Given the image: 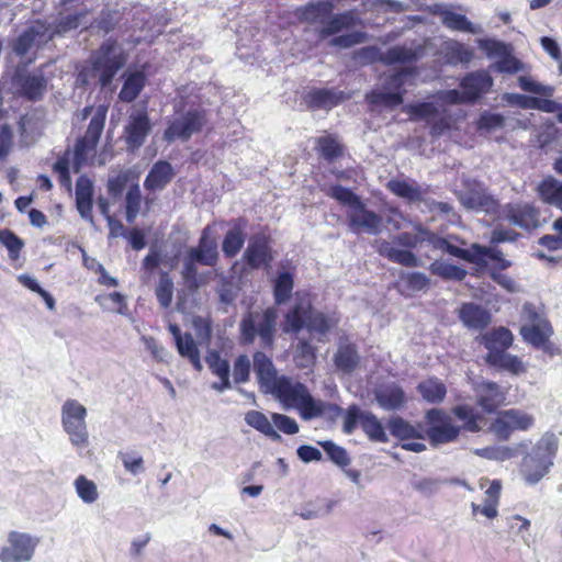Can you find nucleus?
Wrapping results in <instances>:
<instances>
[{
    "label": "nucleus",
    "mask_w": 562,
    "mask_h": 562,
    "mask_svg": "<svg viewBox=\"0 0 562 562\" xmlns=\"http://www.w3.org/2000/svg\"><path fill=\"white\" fill-rule=\"evenodd\" d=\"M359 362L357 350L351 345L340 346L335 355L336 367L344 372H351Z\"/></svg>",
    "instance_id": "obj_46"
},
{
    "label": "nucleus",
    "mask_w": 562,
    "mask_h": 562,
    "mask_svg": "<svg viewBox=\"0 0 562 562\" xmlns=\"http://www.w3.org/2000/svg\"><path fill=\"white\" fill-rule=\"evenodd\" d=\"M254 371L263 393H269L283 375H279L271 360L266 353L257 351L254 355Z\"/></svg>",
    "instance_id": "obj_20"
},
{
    "label": "nucleus",
    "mask_w": 562,
    "mask_h": 562,
    "mask_svg": "<svg viewBox=\"0 0 562 562\" xmlns=\"http://www.w3.org/2000/svg\"><path fill=\"white\" fill-rule=\"evenodd\" d=\"M339 323L335 313L325 314L312 308L308 297H297L295 305L285 315L283 330L297 333L306 328L310 334L317 336L319 341Z\"/></svg>",
    "instance_id": "obj_2"
},
{
    "label": "nucleus",
    "mask_w": 562,
    "mask_h": 562,
    "mask_svg": "<svg viewBox=\"0 0 562 562\" xmlns=\"http://www.w3.org/2000/svg\"><path fill=\"white\" fill-rule=\"evenodd\" d=\"M446 54L451 64H465L472 58V53L462 44L450 42L446 44Z\"/></svg>",
    "instance_id": "obj_63"
},
{
    "label": "nucleus",
    "mask_w": 562,
    "mask_h": 562,
    "mask_svg": "<svg viewBox=\"0 0 562 562\" xmlns=\"http://www.w3.org/2000/svg\"><path fill=\"white\" fill-rule=\"evenodd\" d=\"M413 233L404 232L396 235L393 241L381 240L376 245L378 252L392 262L408 268L419 267L420 259L409 249L417 248L427 244L432 249L440 250L451 256L452 240L454 236L448 238L440 237L420 223H413Z\"/></svg>",
    "instance_id": "obj_1"
},
{
    "label": "nucleus",
    "mask_w": 562,
    "mask_h": 562,
    "mask_svg": "<svg viewBox=\"0 0 562 562\" xmlns=\"http://www.w3.org/2000/svg\"><path fill=\"white\" fill-rule=\"evenodd\" d=\"M504 214L509 223L524 229L540 225V212L529 203L507 204Z\"/></svg>",
    "instance_id": "obj_19"
},
{
    "label": "nucleus",
    "mask_w": 562,
    "mask_h": 562,
    "mask_svg": "<svg viewBox=\"0 0 562 562\" xmlns=\"http://www.w3.org/2000/svg\"><path fill=\"white\" fill-rule=\"evenodd\" d=\"M91 63V77L95 78L101 87H106L125 65L126 55L115 41L109 40L92 55Z\"/></svg>",
    "instance_id": "obj_4"
},
{
    "label": "nucleus",
    "mask_w": 562,
    "mask_h": 562,
    "mask_svg": "<svg viewBox=\"0 0 562 562\" xmlns=\"http://www.w3.org/2000/svg\"><path fill=\"white\" fill-rule=\"evenodd\" d=\"M293 290V277L289 272H280L274 282V299L278 304L284 303Z\"/></svg>",
    "instance_id": "obj_55"
},
{
    "label": "nucleus",
    "mask_w": 562,
    "mask_h": 562,
    "mask_svg": "<svg viewBox=\"0 0 562 562\" xmlns=\"http://www.w3.org/2000/svg\"><path fill=\"white\" fill-rule=\"evenodd\" d=\"M389 190L397 196L404 198L411 202L419 201L420 190L406 181L391 180L387 183Z\"/></svg>",
    "instance_id": "obj_53"
},
{
    "label": "nucleus",
    "mask_w": 562,
    "mask_h": 562,
    "mask_svg": "<svg viewBox=\"0 0 562 562\" xmlns=\"http://www.w3.org/2000/svg\"><path fill=\"white\" fill-rule=\"evenodd\" d=\"M155 294L161 307L167 308L171 305L173 297V282L167 272L160 273Z\"/></svg>",
    "instance_id": "obj_51"
},
{
    "label": "nucleus",
    "mask_w": 562,
    "mask_h": 562,
    "mask_svg": "<svg viewBox=\"0 0 562 562\" xmlns=\"http://www.w3.org/2000/svg\"><path fill=\"white\" fill-rule=\"evenodd\" d=\"M551 334L552 328L544 321H540L532 325H524L520 328V335L525 341L537 348H542L544 351H549L551 349V344L549 342Z\"/></svg>",
    "instance_id": "obj_27"
},
{
    "label": "nucleus",
    "mask_w": 562,
    "mask_h": 562,
    "mask_svg": "<svg viewBox=\"0 0 562 562\" xmlns=\"http://www.w3.org/2000/svg\"><path fill=\"white\" fill-rule=\"evenodd\" d=\"M150 131L151 123L147 111L145 109L133 108L128 114L123 133L127 150L134 151L140 148Z\"/></svg>",
    "instance_id": "obj_11"
},
{
    "label": "nucleus",
    "mask_w": 562,
    "mask_h": 562,
    "mask_svg": "<svg viewBox=\"0 0 562 562\" xmlns=\"http://www.w3.org/2000/svg\"><path fill=\"white\" fill-rule=\"evenodd\" d=\"M198 263L199 261H196L195 259L191 258L189 255L186 254L183 258L181 276L190 290H198L200 288V281L198 279L196 269Z\"/></svg>",
    "instance_id": "obj_62"
},
{
    "label": "nucleus",
    "mask_w": 562,
    "mask_h": 562,
    "mask_svg": "<svg viewBox=\"0 0 562 562\" xmlns=\"http://www.w3.org/2000/svg\"><path fill=\"white\" fill-rule=\"evenodd\" d=\"M105 117L106 109L104 106L97 108L83 137L76 143L72 161L75 172H79L88 158L94 155L95 147L104 128Z\"/></svg>",
    "instance_id": "obj_6"
},
{
    "label": "nucleus",
    "mask_w": 562,
    "mask_h": 562,
    "mask_svg": "<svg viewBox=\"0 0 562 562\" xmlns=\"http://www.w3.org/2000/svg\"><path fill=\"white\" fill-rule=\"evenodd\" d=\"M54 33L41 22L26 29L15 41L13 49L19 56L26 55L34 46H42L53 38Z\"/></svg>",
    "instance_id": "obj_17"
},
{
    "label": "nucleus",
    "mask_w": 562,
    "mask_h": 562,
    "mask_svg": "<svg viewBox=\"0 0 562 562\" xmlns=\"http://www.w3.org/2000/svg\"><path fill=\"white\" fill-rule=\"evenodd\" d=\"M493 86L492 77L484 70L467 75L460 87L463 89L465 99L470 102L477 100L483 93H486Z\"/></svg>",
    "instance_id": "obj_25"
},
{
    "label": "nucleus",
    "mask_w": 562,
    "mask_h": 562,
    "mask_svg": "<svg viewBox=\"0 0 562 562\" xmlns=\"http://www.w3.org/2000/svg\"><path fill=\"white\" fill-rule=\"evenodd\" d=\"M450 250L451 256L473 263L477 268H485L488 260L498 261L503 269L510 266V262L502 257V251L479 244H472L468 249L460 248L453 244Z\"/></svg>",
    "instance_id": "obj_16"
},
{
    "label": "nucleus",
    "mask_w": 562,
    "mask_h": 562,
    "mask_svg": "<svg viewBox=\"0 0 562 562\" xmlns=\"http://www.w3.org/2000/svg\"><path fill=\"white\" fill-rule=\"evenodd\" d=\"M328 194L342 205L347 206L348 210L353 209L361 202L360 198L357 194H355L350 189H347L342 186L331 187Z\"/></svg>",
    "instance_id": "obj_61"
},
{
    "label": "nucleus",
    "mask_w": 562,
    "mask_h": 562,
    "mask_svg": "<svg viewBox=\"0 0 562 562\" xmlns=\"http://www.w3.org/2000/svg\"><path fill=\"white\" fill-rule=\"evenodd\" d=\"M426 418L429 424L426 435L432 446L449 443L458 438L460 428L453 424L452 418L442 409H429Z\"/></svg>",
    "instance_id": "obj_10"
},
{
    "label": "nucleus",
    "mask_w": 562,
    "mask_h": 562,
    "mask_svg": "<svg viewBox=\"0 0 562 562\" xmlns=\"http://www.w3.org/2000/svg\"><path fill=\"white\" fill-rule=\"evenodd\" d=\"M560 438L553 431H546L530 448L529 452L542 459L547 463L554 465V459L558 454Z\"/></svg>",
    "instance_id": "obj_28"
},
{
    "label": "nucleus",
    "mask_w": 562,
    "mask_h": 562,
    "mask_svg": "<svg viewBox=\"0 0 562 562\" xmlns=\"http://www.w3.org/2000/svg\"><path fill=\"white\" fill-rule=\"evenodd\" d=\"M125 80L123 87L120 91L119 98L123 102H132L134 101L146 83V76L140 70L135 71H126L124 74Z\"/></svg>",
    "instance_id": "obj_34"
},
{
    "label": "nucleus",
    "mask_w": 562,
    "mask_h": 562,
    "mask_svg": "<svg viewBox=\"0 0 562 562\" xmlns=\"http://www.w3.org/2000/svg\"><path fill=\"white\" fill-rule=\"evenodd\" d=\"M502 484L499 481H493L484 493V499L480 514L487 519H494L498 516V505L501 498Z\"/></svg>",
    "instance_id": "obj_36"
},
{
    "label": "nucleus",
    "mask_w": 562,
    "mask_h": 562,
    "mask_svg": "<svg viewBox=\"0 0 562 562\" xmlns=\"http://www.w3.org/2000/svg\"><path fill=\"white\" fill-rule=\"evenodd\" d=\"M552 467L528 451L521 459L519 472L526 484L536 485L549 474Z\"/></svg>",
    "instance_id": "obj_22"
},
{
    "label": "nucleus",
    "mask_w": 562,
    "mask_h": 562,
    "mask_svg": "<svg viewBox=\"0 0 562 562\" xmlns=\"http://www.w3.org/2000/svg\"><path fill=\"white\" fill-rule=\"evenodd\" d=\"M268 394L273 395L284 409H296L304 420L314 419V415L318 414L316 398L312 396L307 386L291 378L282 376Z\"/></svg>",
    "instance_id": "obj_3"
},
{
    "label": "nucleus",
    "mask_w": 562,
    "mask_h": 562,
    "mask_svg": "<svg viewBox=\"0 0 562 562\" xmlns=\"http://www.w3.org/2000/svg\"><path fill=\"white\" fill-rule=\"evenodd\" d=\"M126 220L133 223L140 210L142 193L138 184L132 186L126 193Z\"/></svg>",
    "instance_id": "obj_56"
},
{
    "label": "nucleus",
    "mask_w": 562,
    "mask_h": 562,
    "mask_svg": "<svg viewBox=\"0 0 562 562\" xmlns=\"http://www.w3.org/2000/svg\"><path fill=\"white\" fill-rule=\"evenodd\" d=\"M40 544V538L27 532L12 530L0 548V562H30Z\"/></svg>",
    "instance_id": "obj_7"
},
{
    "label": "nucleus",
    "mask_w": 562,
    "mask_h": 562,
    "mask_svg": "<svg viewBox=\"0 0 562 562\" xmlns=\"http://www.w3.org/2000/svg\"><path fill=\"white\" fill-rule=\"evenodd\" d=\"M277 321V312L268 308L261 315L258 323L251 317L241 322V330L247 341H252L255 336H259L260 345L263 348L271 347L273 344L274 327Z\"/></svg>",
    "instance_id": "obj_13"
},
{
    "label": "nucleus",
    "mask_w": 562,
    "mask_h": 562,
    "mask_svg": "<svg viewBox=\"0 0 562 562\" xmlns=\"http://www.w3.org/2000/svg\"><path fill=\"white\" fill-rule=\"evenodd\" d=\"M246 263L252 269L269 266L272 260L271 249L268 238L262 234H256L248 240V245L243 255Z\"/></svg>",
    "instance_id": "obj_18"
},
{
    "label": "nucleus",
    "mask_w": 562,
    "mask_h": 562,
    "mask_svg": "<svg viewBox=\"0 0 562 562\" xmlns=\"http://www.w3.org/2000/svg\"><path fill=\"white\" fill-rule=\"evenodd\" d=\"M404 111L413 120H425L431 125V134L439 136L450 127V122L443 114V110L434 102L408 104Z\"/></svg>",
    "instance_id": "obj_15"
},
{
    "label": "nucleus",
    "mask_w": 562,
    "mask_h": 562,
    "mask_svg": "<svg viewBox=\"0 0 562 562\" xmlns=\"http://www.w3.org/2000/svg\"><path fill=\"white\" fill-rule=\"evenodd\" d=\"M346 215L349 229L356 234L379 235L382 232L383 218L369 210L362 201L353 209L347 210Z\"/></svg>",
    "instance_id": "obj_14"
},
{
    "label": "nucleus",
    "mask_w": 562,
    "mask_h": 562,
    "mask_svg": "<svg viewBox=\"0 0 562 562\" xmlns=\"http://www.w3.org/2000/svg\"><path fill=\"white\" fill-rule=\"evenodd\" d=\"M361 427L372 441L386 442L389 440L381 422L372 413L366 412L361 418Z\"/></svg>",
    "instance_id": "obj_44"
},
{
    "label": "nucleus",
    "mask_w": 562,
    "mask_h": 562,
    "mask_svg": "<svg viewBox=\"0 0 562 562\" xmlns=\"http://www.w3.org/2000/svg\"><path fill=\"white\" fill-rule=\"evenodd\" d=\"M367 100L371 104L383 105L390 109H394L402 104L403 97L400 92H391L384 90H373L367 94Z\"/></svg>",
    "instance_id": "obj_50"
},
{
    "label": "nucleus",
    "mask_w": 562,
    "mask_h": 562,
    "mask_svg": "<svg viewBox=\"0 0 562 562\" xmlns=\"http://www.w3.org/2000/svg\"><path fill=\"white\" fill-rule=\"evenodd\" d=\"M333 4L327 0L311 2L297 10L300 19L306 22L324 21L331 13Z\"/></svg>",
    "instance_id": "obj_37"
},
{
    "label": "nucleus",
    "mask_w": 562,
    "mask_h": 562,
    "mask_svg": "<svg viewBox=\"0 0 562 562\" xmlns=\"http://www.w3.org/2000/svg\"><path fill=\"white\" fill-rule=\"evenodd\" d=\"M245 422L256 430L260 431L265 436L270 439L278 441L281 439V436L274 429L272 423L267 418V416L258 411H249L245 415Z\"/></svg>",
    "instance_id": "obj_39"
},
{
    "label": "nucleus",
    "mask_w": 562,
    "mask_h": 562,
    "mask_svg": "<svg viewBox=\"0 0 562 562\" xmlns=\"http://www.w3.org/2000/svg\"><path fill=\"white\" fill-rule=\"evenodd\" d=\"M486 361L491 366L502 368L514 374L524 371L522 362L517 357L505 352V350H493V352H488Z\"/></svg>",
    "instance_id": "obj_38"
},
{
    "label": "nucleus",
    "mask_w": 562,
    "mask_h": 562,
    "mask_svg": "<svg viewBox=\"0 0 562 562\" xmlns=\"http://www.w3.org/2000/svg\"><path fill=\"white\" fill-rule=\"evenodd\" d=\"M317 149L319 150L321 155L327 160H333L341 155L340 144L335 137L330 135L318 138Z\"/></svg>",
    "instance_id": "obj_60"
},
{
    "label": "nucleus",
    "mask_w": 562,
    "mask_h": 562,
    "mask_svg": "<svg viewBox=\"0 0 562 562\" xmlns=\"http://www.w3.org/2000/svg\"><path fill=\"white\" fill-rule=\"evenodd\" d=\"M474 391L476 394L477 404L488 413L493 412L505 400L504 393L494 382H480L475 385Z\"/></svg>",
    "instance_id": "obj_26"
},
{
    "label": "nucleus",
    "mask_w": 562,
    "mask_h": 562,
    "mask_svg": "<svg viewBox=\"0 0 562 562\" xmlns=\"http://www.w3.org/2000/svg\"><path fill=\"white\" fill-rule=\"evenodd\" d=\"M542 202L562 211V182L553 177H547L537 187Z\"/></svg>",
    "instance_id": "obj_33"
},
{
    "label": "nucleus",
    "mask_w": 562,
    "mask_h": 562,
    "mask_svg": "<svg viewBox=\"0 0 562 562\" xmlns=\"http://www.w3.org/2000/svg\"><path fill=\"white\" fill-rule=\"evenodd\" d=\"M429 271L445 280L462 281L468 272L465 269L445 260H435L429 266Z\"/></svg>",
    "instance_id": "obj_41"
},
{
    "label": "nucleus",
    "mask_w": 562,
    "mask_h": 562,
    "mask_svg": "<svg viewBox=\"0 0 562 562\" xmlns=\"http://www.w3.org/2000/svg\"><path fill=\"white\" fill-rule=\"evenodd\" d=\"M187 255L203 266H214L216 263L218 259L217 243L211 237L209 226L203 229L198 246L190 248Z\"/></svg>",
    "instance_id": "obj_21"
},
{
    "label": "nucleus",
    "mask_w": 562,
    "mask_h": 562,
    "mask_svg": "<svg viewBox=\"0 0 562 562\" xmlns=\"http://www.w3.org/2000/svg\"><path fill=\"white\" fill-rule=\"evenodd\" d=\"M0 243L8 249L9 257L15 260L20 256V251L24 243L10 229H0Z\"/></svg>",
    "instance_id": "obj_58"
},
{
    "label": "nucleus",
    "mask_w": 562,
    "mask_h": 562,
    "mask_svg": "<svg viewBox=\"0 0 562 562\" xmlns=\"http://www.w3.org/2000/svg\"><path fill=\"white\" fill-rule=\"evenodd\" d=\"M462 205L472 211L495 213L498 209L497 201L483 189H473L460 193Z\"/></svg>",
    "instance_id": "obj_23"
},
{
    "label": "nucleus",
    "mask_w": 562,
    "mask_h": 562,
    "mask_svg": "<svg viewBox=\"0 0 562 562\" xmlns=\"http://www.w3.org/2000/svg\"><path fill=\"white\" fill-rule=\"evenodd\" d=\"M205 122L204 112L199 110L178 113L169 122L164 133V139L169 143L176 139L188 140L193 134L202 130Z\"/></svg>",
    "instance_id": "obj_8"
},
{
    "label": "nucleus",
    "mask_w": 562,
    "mask_h": 562,
    "mask_svg": "<svg viewBox=\"0 0 562 562\" xmlns=\"http://www.w3.org/2000/svg\"><path fill=\"white\" fill-rule=\"evenodd\" d=\"M422 397L428 403H440L446 396V385L438 379L431 378L420 382L417 386Z\"/></svg>",
    "instance_id": "obj_42"
},
{
    "label": "nucleus",
    "mask_w": 562,
    "mask_h": 562,
    "mask_svg": "<svg viewBox=\"0 0 562 562\" xmlns=\"http://www.w3.org/2000/svg\"><path fill=\"white\" fill-rule=\"evenodd\" d=\"M87 415V408L77 400H66L61 405L60 419L63 429L68 435L70 443L77 449H83L89 443Z\"/></svg>",
    "instance_id": "obj_5"
},
{
    "label": "nucleus",
    "mask_w": 562,
    "mask_h": 562,
    "mask_svg": "<svg viewBox=\"0 0 562 562\" xmlns=\"http://www.w3.org/2000/svg\"><path fill=\"white\" fill-rule=\"evenodd\" d=\"M358 20L352 13H342L333 16L326 25L321 30L323 37L334 35L344 29L352 27L357 24Z\"/></svg>",
    "instance_id": "obj_48"
},
{
    "label": "nucleus",
    "mask_w": 562,
    "mask_h": 562,
    "mask_svg": "<svg viewBox=\"0 0 562 562\" xmlns=\"http://www.w3.org/2000/svg\"><path fill=\"white\" fill-rule=\"evenodd\" d=\"M486 56L495 61L491 69L501 74L514 75L524 72L526 65L512 54V47L498 41L487 40L481 43Z\"/></svg>",
    "instance_id": "obj_9"
},
{
    "label": "nucleus",
    "mask_w": 562,
    "mask_h": 562,
    "mask_svg": "<svg viewBox=\"0 0 562 562\" xmlns=\"http://www.w3.org/2000/svg\"><path fill=\"white\" fill-rule=\"evenodd\" d=\"M93 182L86 176H80L76 182V207L81 218L94 226L92 216Z\"/></svg>",
    "instance_id": "obj_24"
},
{
    "label": "nucleus",
    "mask_w": 562,
    "mask_h": 562,
    "mask_svg": "<svg viewBox=\"0 0 562 562\" xmlns=\"http://www.w3.org/2000/svg\"><path fill=\"white\" fill-rule=\"evenodd\" d=\"M442 23L451 30L475 33L473 24L462 14L445 12Z\"/></svg>",
    "instance_id": "obj_59"
},
{
    "label": "nucleus",
    "mask_w": 562,
    "mask_h": 562,
    "mask_svg": "<svg viewBox=\"0 0 562 562\" xmlns=\"http://www.w3.org/2000/svg\"><path fill=\"white\" fill-rule=\"evenodd\" d=\"M506 414L510 420L512 428L515 430H528L535 424V418L532 415L518 411V409H507Z\"/></svg>",
    "instance_id": "obj_64"
},
{
    "label": "nucleus",
    "mask_w": 562,
    "mask_h": 562,
    "mask_svg": "<svg viewBox=\"0 0 562 562\" xmlns=\"http://www.w3.org/2000/svg\"><path fill=\"white\" fill-rule=\"evenodd\" d=\"M74 486L78 497L86 504H93L99 498L97 484L85 475H79L75 480Z\"/></svg>",
    "instance_id": "obj_49"
},
{
    "label": "nucleus",
    "mask_w": 562,
    "mask_h": 562,
    "mask_svg": "<svg viewBox=\"0 0 562 562\" xmlns=\"http://www.w3.org/2000/svg\"><path fill=\"white\" fill-rule=\"evenodd\" d=\"M375 400L380 407L385 411H396L405 404V393L396 384L384 385L375 391Z\"/></svg>",
    "instance_id": "obj_31"
},
{
    "label": "nucleus",
    "mask_w": 562,
    "mask_h": 562,
    "mask_svg": "<svg viewBox=\"0 0 562 562\" xmlns=\"http://www.w3.org/2000/svg\"><path fill=\"white\" fill-rule=\"evenodd\" d=\"M459 317L464 326L473 329H482L491 322L490 314L473 303H464L459 310Z\"/></svg>",
    "instance_id": "obj_32"
},
{
    "label": "nucleus",
    "mask_w": 562,
    "mask_h": 562,
    "mask_svg": "<svg viewBox=\"0 0 562 562\" xmlns=\"http://www.w3.org/2000/svg\"><path fill=\"white\" fill-rule=\"evenodd\" d=\"M527 441H521L517 447L509 446H492L482 449H474V454L487 460L506 461L514 459L518 456L519 448H527Z\"/></svg>",
    "instance_id": "obj_35"
},
{
    "label": "nucleus",
    "mask_w": 562,
    "mask_h": 562,
    "mask_svg": "<svg viewBox=\"0 0 562 562\" xmlns=\"http://www.w3.org/2000/svg\"><path fill=\"white\" fill-rule=\"evenodd\" d=\"M15 82L21 92L30 100L40 99L46 90V80L42 74L18 72Z\"/></svg>",
    "instance_id": "obj_29"
},
{
    "label": "nucleus",
    "mask_w": 562,
    "mask_h": 562,
    "mask_svg": "<svg viewBox=\"0 0 562 562\" xmlns=\"http://www.w3.org/2000/svg\"><path fill=\"white\" fill-rule=\"evenodd\" d=\"M417 57L418 55L415 50L403 46L392 47L386 53H382L376 46H366L355 53V59L362 65L378 60L389 65L408 63L416 60Z\"/></svg>",
    "instance_id": "obj_12"
},
{
    "label": "nucleus",
    "mask_w": 562,
    "mask_h": 562,
    "mask_svg": "<svg viewBox=\"0 0 562 562\" xmlns=\"http://www.w3.org/2000/svg\"><path fill=\"white\" fill-rule=\"evenodd\" d=\"M176 347L180 356L187 358L196 371L203 369L200 351L191 334H183V338L178 339Z\"/></svg>",
    "instance_id": "obj_40"
},
{
    "label": "nucleus",
    "mask_w": 562,
    "mask_h": 562,
    "mask_svg": "<svg viewBox=\"0 0 562 562\" xmlns=\"http://www.w3.org/2000/svg\"><path fill=\"white\" fill-rule=\"evenodd\" d=\"M311 103L317 108L330 109L344 100L341 91L330 89L314 90L310 94Z\"/></svg>",
    "instance_id": "obj_45"
},
{
    "label": "nucleus",
    "mask_w": 562,
    "mask_h": 562,
    "mask_svg": "<svg viewBox=\"0 0 562 562\" xmlns=\"http://www.w3.org/2000/svg\"><path fill=\"white\" fill-rule=\"evenodd\" d=\"M245 235L239 227L229 229L223 240V252L227 257H234L243 247Z\"/></svg>",
    "instance_id": "obj_52"
},
{
    "label": "nucleus",
    "mask_w": 562,
    "mask_h": 562,
    "mask_svg": "<svg viewBox=\"0 0 562 562\" xmlns=\"http://www.w3.org/2000/svg\"><path fill=\"white\" fill-rule=\"evenodd\" d=\"M172 166L164 160L157 161L148 172L144 186L151 191L162 190L173 178Z\"/></svg>",
    "instance_id": "obj_30"
},
{
    "label": "nucleus",
    "mask_w": 562,
    "mask_h": 562,
    "mask_svg": "<svg viewBox=\"0 0 562 562\" xmlns=\"http://www.w3.org/2000/svg\"><path fill=\"white\" fill-rule=\"evenodd\" d=\"M387 427L394 437H397L402 440L411 438H424V436L413 425L398 416L392 417L387 423Z\"/></svg>",
    "instance_id": "obj_47"
},
{
    "label": "nucleus",
    "mask_w": 562,
    "mask_h": 562,
    "mask_svg": "<svg viewBox=\"0 0 562 562\" xmlns=\"http://www.w3.org/2000/svg\"><path fill=\"white\" fill-rule=\"evenodd\" d=\"M483 340L488 352H493V350H505L512 345L513 335L507 328L499 327L485 334Z\"/></svg>",
    "instance_id": "obj_43"
},
{
    "label": "nucleus",
    "mask_w": 562,
    "mask_h": 562,
    "mask_svg": "<svg viewBox=\"0 0 562 562\" xmlns=\"http://www.w3.org/2000/svg\"><path fill=\"white\" fill-rule=\"evenodd\" d=\"M319 446L325 450L328 458L339 467H347L350 463V458L345 448L336 445L330 440L319 441Z\"/></svg>",
    "instance_id": "obj_57"
},
{
    "label": "nucleus",
    "mask_w": 562,
    "mask_h": 562,
    "mask_svg": "<svg viewBox=\"0 0 562 562\" xmlns=\"http://www.w3.org/2000/svg\"><path fill=\"white\" fill-rule=\"evenodd\" d=\"M315 359V349L312 345L306 340H300L294 353L296 366L301 369H308L314 366Z\"/></svg>",
    "instance_id": "obj_54"
}]
</instances>
